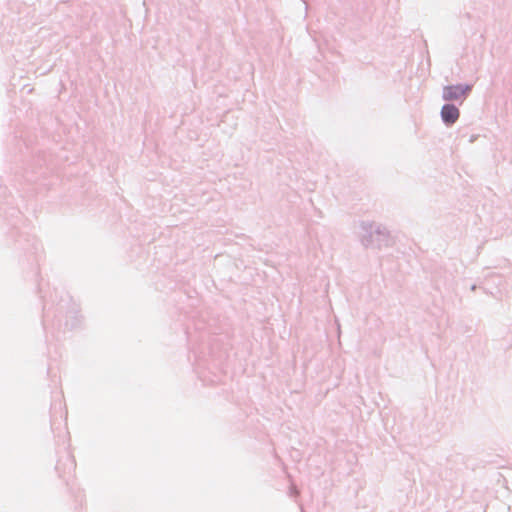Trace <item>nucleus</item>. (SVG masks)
<instances>
[{
    "label": "nucleus",
    "mask_w": 512,
    "mask_h": 512,
    "mask_svg": "<svg viewBox=\"0 0 512 512\" xmlns=\"http://www.w3.org/2000/svg\"><path fill=\"white\" fill-rule=\"evenodd\" d=\"M470 86L468 85H451L446 86L443 90V98L444 100H458L462 97H465L470 91Z\"/></svg>",
    "instance_id": "nucleus-1"
},
{
    "label": "nucleus",
    "mask_w": 512,
    "mask_h": 512,
    "mask_svg": "<svg viewBox=\"0 0 512 512\" xmlns=\"http://www.w3.org/2000/svg\"><path fill=\"white\" fill-rule=\"evenodd\" d=\"M459 110L454 105H444L441 109V117L446 124H453L459 118Z\"/></svg>",
    "instance_id": "nucleus-2"
}]
</instances>
